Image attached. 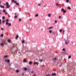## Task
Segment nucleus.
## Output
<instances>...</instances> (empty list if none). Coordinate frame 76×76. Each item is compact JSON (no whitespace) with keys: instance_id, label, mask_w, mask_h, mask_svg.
Returning <instances> with one entry per match:
<instances>
[{"instance_id":"57","label":"nucleus","mask_w":76,"mask_h":76,"mask_svg":"<svg viewBox=\"0 0 76 76\" xmlns=\"http://www.w3.org/2000/svg\"><path fill=\"white\" fill-rule=\"evenodd\" d=\"M1 13L0 12V15H1Z\"/></svg>"},{"instance_id":"31","label":"nucleus","mask_w":76,"mask_h":76,"mask_svg":"<svg viewBox=\"0 0 76 76\" xmlns=\"http://www.w3.org/2000/svg\"><path fill=\"white\" fill-rule=\"evenodd\" d=\"M21 20H22V19H19V22H20V21H21Z\"/></svg>"},{"instance_id":"35","label":"nucleus","mask_w":76,"mask_h":76,"mask_svg":"<svg viewBox=\"0 0 76 76\" xmlns=\"http://www.w3.org/2000/svg\"><path fill=\"white\" fill-rule=\"evenodd\" d=\"M59 31L60 32H62V29H60Z\"/></svg>"},{"instance_id":"19","label":"nucleus","mask_w":76,"mask_h":76,"mask_svg":"<svg viewBox=\"0 0 76 76\" xmlns=\"http://www.w3.org/2000/svg\"><path fill=\"white\" fill-rule=\"evenodd\" d=\"M17 18H18L17 15H15V16L14 17V18H15V19Z\"/></svg>"},{"instance_id":"42","label":"nucleus","mask_w":76,"mask_h":76,"mask_svg":"<svg viewBox=\"0 0 76 76\" xmlns=\"http://www.w3.org/2000/svg\"><path fill=\"white\" fill-rule=\"evenodd\" d=\"M38 6H41V4H38Z\"/></svg>"},{"instance_id":"16","label":"nucleus","mask_w":76,"mask_h":76,"mask_svg":"<svg viewBox=\"0 0 76 76\" xmlns=\"http://www.w3.org/2000/svg\"><path fill=\"white\" fill-rule=\"evenodd\" d=\"M48 17H51V14H49L48 15Z\"/></svg>"},{"instance_id":"51","label":"nucleus","mask_w":76,"mask_h":76,"mask_svg":"<svg viewBox=\"0 0 76 76\" xmlns=\"http://www.w3.org/2000/svg\"><path fill=\"white\" fill-rule=\"evenodd\" d=\"M44 65H42V67H44Z\"/></svg>"},{"instance_id":"29","label":"nucleus","mask_w":76,"mask_h":76,"mask_svg":"<svg viewBox=\"0 0 76 76\" xmlns=\"http://www.w3.org/2000/svg\"><path fill=\"white\" fill-rule=\"evenodd\" d=\"M71 55H70L68 57V58H71Z\"/></svg>"},{"instance_id":"6","label":"nucleus","mask_w":76,"mask_h":76,"mask_svg":"<svg viewBox=\"0 0 76 76\" xmlns=\"http://www.w3.org/2000/svg\"><path fill=\"white\" fill-rule=\"evenodd\" d=\"M38 62H35L34 63V65H35V64H37V66L38 65Z\"/></svg>"},{"instance_id":"41","label":"nucleus","mask_w":76,"mask_h":76,"mask_svg":"<svg viewBox=\"0 0 76 76\" xmlns=\"http://www.w3.org/2000/svg\"><path fill=\"white\" fill-rule=\"evenodd\" d=\"M1 45H2V46L3 45V43H2L1 44Z\"/></svg>"},{"instance_id":"11","label":"nucleus","mask_w":76,"mask_h":76,"mask_svg":"<svg viewBox=\"0 0 76 76\" xmlns=\"http://www.w3.org/2000/svg\"><path fill=\"white\" fill-rule=\"evenodd\" d=\"M18 38H19V36L18 35H17L16 37V39H18Z\"/></svg>"},{"instance_id":"15","label":"nucleus","mask_w":76,"mask_h":76,"mask_svg":"<svg viewBox=\"0 0 76 76\" xmlns=\"http://www.w3.org/2000/svg\"><path fill=\"white\" fill-rule=\"evenodd\" d=\"M62 54H66V52H62Z\"/></svg>"},{"instance_id":"52","label":"nucleus","mask_w":76,"mask_h":76,"mask_svg":"<svg viewBox=\"0 0 76 76\" xmlns=\"http://www.w3.org/2000/svg\"><path fill=\"white\" fill-rule=\"evenodd\" d=\"M7 12H6L5 13V15H7Z\"/></svg>"},{"instance_id":"58","label":"nucleus","mask_w":76,"mask_h":76,"mask_svg":"<svg viewBox=\"0 0 76 76\" xmlns=\"http://www.w3.org/2000/svg\"><path fill=\"white\" fill-rule=\"evenodd\" d=\"M44 7H45V5H44Z\"/></svg>"},{"instance_id":"60","label":"nucleus","mask_w":76,"mask_h":76,"mask_svg":"<svg viewBox=\"0 0 76 76\" xmlns=\"http://www.w3.org/2000/svg\"><path fill=\"white\" fill-rule=\"evenodd\" d=\"M4 5H5V4H4Z\"/></svg>"},{"instance_id":"46","label":"nucleus","mask_w":76,"mask_h":76,"mask_svg":"<svg viewBox=\"0 0 76 76\" xmlns=\"http://www.w3.org/2000/svg\"><path fill=\"white\" fill-rule=\"evenodd\" d=\"M55 23H57V20H55Z\"/></svg>"},{"instance_id":"33","label":"nucleus","mask_w":76,"mask_h":76,"mask_svg":"<svg viewBox=\"0 0 76 76\" xmlns=\"http://www.w3.org/2000/svg\"><path fill=\"white\" fill-rule=\"evenodd\" d=\"M5 19V17L4 16H3L2 17V19Z\"/></svg>"},{"instance_id":"32","label":"nucleus","mask_w":76,"mask_h":76,"mask_svg":"<svg viewBox=\"0 0 76 76\" xmlns=\"http://www.w3.org/2000/svg\"><path fill=\"white\" fill-rule=\"evenodd\" d=\"M66 1L67 3L69 2V0H66Z\"/></svg>"},{"instance_id":"39","label":"nucleus","mask_w":76,"mask_h":76,"mask_svg":"<svg viewBox=\"0 0 76 76\" xmlns=\"http://www.w3.org/2000/svg\"><path fill=\"white\" fill-rule=\"evenodd\" d=\"M62 50H63V51H65V49L64 48L62 49Z\"/></svg>"},{"instance_id":"8","label":"nucleus","mask_w":76,"mask_h":76,"mask_svg":"<svg viewBox=\"0 0 76 76\" xmlns=\"http://www.w3.org/2000/svg\"><path fill=\"white\" fill-rule=\"evenodd\" d=\"M0 7L1 8H3V9L4 8V6H2L1 4H0Z\"/></svg>"},{"instance_id":"1","label":"nucleus","mask_w":76,"mask_h":76,"mask_svg":"<svg viewBox=\"0 0 76 76\" xmlns=\"http://www.w3.org/2000/svg\"><path fill=\"white\" fill-rule=\"evenodd\" d=\"M6 5H7L6 7L7 8H9L10 7V5H9V3L8 2H6Z\"/></svg>"},{"instance_id":"10","label":"nucleus","mask_w":76,"mask_h":76,"mask_svg":"<svg viewBox=\"0 0 76 76\" xmlns=\"http://www.w3.org/2000/svg\"><path fill=\"white\" fill-rule=\"evenodd\" d=\"M29 64H30V65H31V64H32V61H30L29 62Z\"/></svg>"},{"instance_id":"36","label":"nucleus","mask_w":76,"mask_h":76,"mask_svg":"<svg viewBox=\"0 0 76 76\" xmlns=\"http://www.w3.org/2000/svg\"><path fill=\"white\" fill-rule=\"evenodd\" d=\"M24 42H25V41H24V40H23L22 41V43H24Z\"/></svg>"},{"instance_id":"22","label":"nucleus","mask_w":76,"mask_h":76,"mask_svg":"<svg viewBox=\"0 0 76 76\" xmlns=\"http://www.w3.org/2000/svg\"><path fill=\"white\" fill-rule=\"evenodd\" d=\"M7 57V56H4V58H6Z\"/></svg>"},{"instance_id":"30","label":"nucleus","mask_w":76,"mask_h":76,"mask_svg":"<svg viewBox=\"0 0 76 76\" xmlns=\"http://www.w3.org/2000/svg\"><path fill=\"white\" fill-rule=\"evenodd\" d=\"M24 75V73H23L21 74V76H23Z\"/></svg>"},{"instance_id":"28","label":"nucleus","mask_w":76,"mask_h":76,"mask_svg":"<svg viewBox=\"0 0 76 76\" xmlns=\"http://www.w3.org/2000/svg\"><path fill=\"white\" fill-rule=\"evenodd\" d=\"M16 72L17 73H18V72H19V71L18 70H16Z\"/></svg>"},{"instance_id":"38","label":"nucleus","mask_w":76,"mask_h":76,"mask_svg":"<svg viewBox=\"0 0 76 76\" xmlns=\"http://www.w3.org/2000/svg\"><path fill=\"white\" fill-rule=\"evenodd\" d=\"M12 2H14V3L15 2V0H12Z\"/></svg>"},{"instance_id":"59","label":"nucleus","mask_w":76,"mask_h":76,"mask_svg":"<svg viewBox=\"0 0 76 76\" xmlns=\"http://www.w3.org/2000/svg\"><path fill=\"white\" fill-rule=\"evenodd\" d=\"M74 42H72V44H73Z\"/></svg>"},{"instance_id":"43","label":"nucleus","mask_w":76,"mask_h":76,"mask_svg":"<svg viewBox=\"0 0 76 76\" xmlns=\"http://www.w3.org/2000/svg\"><path fill=\"white\" fill-rule=\"evenodd\" d=\"M1 37H3V34H1Z\"/></svg>"},{"instance_id":"26","label":"nucleus","mask_w":76,"mask_h":76,"mask_svg":"<svg viewBox=\"0 0 76 76\" xmlns=\"http://www.w3.org/2000/svg\"><path fill=\"white\" fill-rule=\"evenodd\" d=\"M67 8L68 9H71V8L70 7H68Z\"/></svg>"},{"instance_id":"3","label":"nucleus","mask_w":76,"mask_h":76,"mask_svg":"<svg viewBox=\"0 0 76 76\" xmlns=\"http://www.w3.org/2000/svg\"><path fill=\"white\" fill-rule=\"evenodd\" d=\"M61 11L63 12V13H66V10H64V8H62L61 9Z\"/></svg>"},{"instance_id":"13","label":"nucleus","mask_w":76,"mask_h":76,"mask_svg":"<svg viewBox=\"0 0 76 76\" xmlns=\"http://www.w3.org/2000/svg\"><path fill=\"white\" fill-rule=\"evenodd\" d=\"M39 16V15H38V14H37V15H35V17H37V16Z\"/></svg>"},{"instance_id":"12","label":"nucleus","mask_w":76,"mask_h":76,"mask_svg":"<svg viewBox=\"0 0 76 76\" xmlns=\"http://www.w3.org/2000/svg\"><path fill=\"white\" fill-rule=\"evenodd\" d=\"M56 60H57V58H54L53 59V61H56Z\"/></svg>"},{"instance_id":"27","label":"nucleus","mask_w":76,"mask_h":76,"mask_svg":"<svg viewBox=\"0 0 76 76\" xmlns=\"http://www.w3.org/2000/svg\"><path fill=\"white\" fill-rule=\"evenodd\" d=\"M42 61H42V59L39 60V61H40V62H42Z\"/></svg>"},{"instance_id":"17","label":"nucleus","mask_w":76,"mask_h":76,"mask_svg":"<svg viewBox=\"0 0 76 76\" xmlns=\"http://www.w3.org/2000/svg\"><path fill=\"white\" fill-rule=\"evenodd\" d=\"M24 70H28V69H27V68L25 67L24 68Z\"/></svg>"},{"instance_id":"44","label":"nucleus","mask_w":76,"mask_h":76,"mask_svg":"<svg viewBox=\"0 0 76 76\" xmlns=\"http://www.w3.org/2000/svg\"><path fill=\"white\" fill-rule=\"evenodd\" d=\"M46 76H50V75L48 74V75H47Z\"/></svg>"},{"instance_id":"5","label":"nucleus","mask_w":76,"mask_h":76,"mask_svg":"<svg viewBox=\"0 0 76 76\" xmlns=\"http://www.w3.org/2000/svg\"><path fill=\"white\" fill-rule=\"evenodd\" d=\"M6 24L8 25L9 26H11V23H8V22H6Z\"/></svg>"},{"instance_id":"47","label":"nucleus","mask_w":76,"mask_h":76,"mask_svg":"<svg viewBox=\"0 0 76 76\" xmlns=\"http://www.w3.org/2000/svg\"><path fill=\"white\" fill-rule=\"evenodd\" d=\"M3 12H6V10H4Z\"/></svg>"},{"instance_id":"20","label":"nucleus","mask_w":76,"mask_h":76,"mask_svg":"<svg viewBox=\"0 0 76 76\" xmlns=\"http://www.w3.org/2000/svg\"><path fill=\"white\" fill-rule=\"evenodd\" d=\"M27 61H26V60H23V62L24 63L26 62Z\"/></svg>"},{"instance_id":"9","label":"nucleus","mask_w":76,"mask_h":76,"mask_svg":"<svg viewBox=\"0 0 76 76\" xmlns=\"http://www.w3.org/2000/svg\"><path fill=\"white\" fill-rule=\"evenodd\" d=\"M14 3H16V5H17V6H19V3H17V1H15V2H14Z\"/></svg>"},{"instance_id":"14","label":"nucleus","mask_w":76,"mask_h":76,"mask_svg":"<svg viewBox=\"0 0 76 76\" xmlns=\"http://www.w3.org/2000/svg\"><path fill=\"white\" fill-rule=\"evenodd\" d=\"M8 42H9V43H10V42H11V41H10V39L8 40Z\"/></svg>"},{"instance_id":"7","label":"nucleus","mask_w":76,"mask_h":76,"mask_svg":"<svg viewBox=\"0 0 76 76\" xmlns=\"http://www.w3.org/2000/svg\"><path fill=\"white\" fill-rule=\"evenodd\" d=\"M52 76H56V73H53L52 74Z\"/></svg>"},{"instance_id":"53","label":"nucleus","mask_w":76,"mask_h":76,"mask_svg":"<svg viewBox=\"0 0 76 76\" xmlns=\"http://www.w3.org/2000/svg\"><path fill=\"white\" fill-rule=\"evenodd\" d=\"M16 14H17V13H15V16L16 15Z\"/></svg>"},{"instance_id":"48","label":"nucleus","mask_w":76,"mask_h":76,"mask_svg":"<svg viewBox=\"0 0 76 76\" xmlns=\"http://www.w3.org/2000/svg\"><path fill=\"white\" fill-rule=\"evenodd\" d=\"M61 16H59V19H60L61 18Z\"/></svg>"},{"instance_id":"18","label":"nucleus","mask_w":76,"mask_h":76,"mask_svg":"<svg viewBox=\"0 0 76 76\" xmlns=\"http://www.w3.org/2000/svg\"><path fill=\"white\" fill-rule=\"evenodd\" d=\"M2 42H3L4 44H5V43L6 42V41L3 40L2 41Z\"/></svg>"},{"instance_id":"24","label":"nucleus","mask_w":76,"mask_h":76,"mask_svg":"<svg viewBox=\"0 0 76 76\" xmlns=\"http://www.w3.org/2000/svg\"><path fill=\"white\" fill-rule=\"evenodd\" d=\"M49 33H50V34H51V33H52V31L50 30L49 31Z\"/></svg>"},{"instance_id":"23","label":"nucleus","mask_w":76,"mask_h":76,"mask_svg":"<svg viewBox=\"0 0 76 76\" xmlns=\"http://www.w3.org/2000/svg\"><path fill=\"white\" fill-rule=\"evenodd\" d=\"M56 4L57 6H59V5H58V3H56Z\"/></svg>"},{"instance_id":"2","label":"nucleus","mask_w":76,"mask_h":76,"mask_svg":"<svg viewBox=\"0 0 76 76\" xmlns=\"http://www.w3.org/2000/svg\"><path fill=\"white\" fill-rule=\"evenodd\" d=\"M69 43V40L68 39H67L65 41V44L66 45L68 44Z\"/></svg>"},{"instance_id":"34","label":"nucleus","mask_w":76,"mask_h":76,"mask_svg":"<svg viewBox=\"0 0 76 76\" xmlns=\"http://www.w3.org/2000/svg\"><path fill=\"white\" fill-rule=\"evenodd\" d=\"M6 22H9V19H7L6 20Z\"/></svg>"},{"instance_id":"37","label":"nucleus","mask_w":76,"mask_h":76,"mask_svg":"<svg viewBox=\"0 0 76 76\" xmlns=\"http://www.w3.org/2000/svg\"><path fill=\"white\" fill-rule=\"evenodd\" d=\"M53 28V27H49L50 29H52V28Z\"/></svg>"},{"instance_id":"21","label":"nucleus","mask_w":76,"mask_h":76,"mask_svg":"<svg viewBox=\"0 0 76 76\" xmlns=\"http://www.w3.org/2000/svg\"><path fill=\"white\" fill-rule=\"evenodd\" d=\"M1 30H2V31H3L4 30V28H3L1 27Z\"/></svg>"},{"instance_id":"45","label":"nucleus","mask_w":76,"mask_h":76,"mask_svg":"<svg viewBox=\"0 0 76 76\" xmlns=\"http://www.w3.org/2000/svg\"><path fill=\"white\" fill-rule=\"evenodd\" d=\"M34 72L33 71H31V73H34Z\"/></svg>"},{"instance_id":"25","label":"nucleus","mask_w":76,"mask_h":76,"mask_svg":"<svg viewBox=\"0 0 76 76\" xmlns=\"http://www.w3.org/2000/svg\"><path fill=\"white\" fill-rule=\"evenodd\" d=\"M55 33H56V32H55V31H53L52 32L53 34H55Z\"/></svg>"},{"instance_id":"4","label":"nucleus","mask_w":76,"mask_h":76,"mask_svg":"<svg viewBox=\"0 0 76 76\" xmlns=\"http://www.w3.org/2000/svg\"><path fill=\"white\" fill-rule=\"evenodd\" d=\"M5 61H7V63H10V60L9 59H6L5 60Z\"/></svg>"},{"instance_id":"54","label":"nucleus","mask_w":76,"mask_h":76,"mask_svg":"<svg viewBox=\"0 0 76 76\" xmlns=\"http://www.w3.org/2000/svg\"><path fill=\"white\" fill-rule=\"evenodd\" d=\"M36 60H38V58H36Z\"/></svg>"},{"instance_id":"56","label":"nucleus","mask_w":76,"mask_h":76,"mask_svg":"<svg viewBox=\"0 0 76 76\" xmlns=\"http://www.w3.org/2000/svg\"><path fill=\"white\" fill-rule=\"evenodd\" d=\"M50 29V28H48V29Z\"/></svg>"},{"instance_id":"40","label":"nucleus","mask_w":76,"mask_h":76,"mask_svg":"<svg viewBox=\"0 0 76 76\" xmlns=\"http://www.w3.org/2000/svg\"><path fill=\"white\" fill-rule=\"evenodd\" d=\"M4 22H5V21L3 20L2 21V23H4Z\"/></svg>"},{"instance_id":"49","label":"nucleus","mask_w":76,"mask_h":76,"mask_svg":"<svg viewBox=\"0 0 76 76\" xmlns=\"http://www.w3.org/2000/svg\"><path fill=\"white\" fill-rule=\"evenodd\" d=\"M28 70H29V72H30V71L31 70V69H28Z\"/></svg>"},{"instance_id":"50","label":"nucleus","mask_w":76,"mask_h":76,"mask_svg":"<svg viewBox=\"0 0 76 76\" xmlns=\"http://www.w3.org/2000/svg\"><path fill=\"white\" fill-rule=\"evenodd\" d=\"M64 32H65V31L63 30V33H64Z\"/></svg>"},{"instance_id":"55","label":"nucleus","mask_w":76,"mask_h":76,"mask_svg":"<svg viewBox=\"0 0 76 76\" xmlns=\"http://www.w3.org/2000/svg\"><path fill=\"white\" fill-rule=\"evenodd\" d=\"M1 1H0V4H1Z\"/></svg>"}]
</instances>
